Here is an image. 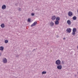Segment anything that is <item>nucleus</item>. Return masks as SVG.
Segmentation results:
<instances>
[{"mask_svg":"<svg viewBox=\"0 0 78 78\" xmlns=\"http://www.w3.org/2000/svg\"><path fill=\"white\" fill-rule=\"evenodd\" d=\"M76 28H74L73 30V32L72 33V34L73 36H75L76 34Z\"/></svg>","mask_w":78,"mask_h":78,"instance_id":"f257e3e1","label":"nucleus"},{"mask_svg":"<svg viewBox=\"0 0 78 78\" xmlns=\"http://www.w3.org/2000/svg\"><path fill=\"white\" fill-rule=\"evenodd\" d=\"M55 64L57 66L60 65L61 64V61L59 60H57L55 62Z\"/></svg>","mask_w":78,"mask_h":78,"instance_id":"f03ea898","label":"nucleus"},{"mask_svg":"<svg viewBox=\"0 0 78 78\" xmlns=\"http://www.w3.org/2000/svg\"><path fill=\"white\" fill-rule=\"evenodd\" d=\"M57 69H58V70H61V69H62V65H58L57 66Z\"/></svg>","mask_w":78,"mask_h":78,"instance_id":"7ed1b4c3","label":"nucleus"},{"mask_svg":"<svg viewBox=\"0 0 78 78\" xmlns=\"http://www.w3.org/2000/svg\"><path fill=\"white\" fill-rule=\"evenodd\" d=\"M37 24V22H34L33 23L31 26V27H34V26H36V24Z\"/></svg>","mask_w":78,"mask_h":78,"instance_id":"20e7f679","label":"nucleus"},{"mask_svg":"<svg viewBox=\"0 0 78 78\" xmlns=\"http://www.w3.org/2000/svg\"><path fill=\"white\" fill-rule=\"evenodd\" d=\"M71 31H72V30L70 28H68L66 30V31L69 33H70L71 32Z\"/></svg>","mask_w":78,"mask_h":78,"instance_id":"39448f33","label":"nucleus"},{"mask_svg":"<svg viewBox=\"0 0 78 78\" xmlns=\"http://www.w3.org/2000/svg\"><path fill=\"white\" fill-rule=\"evenodd\" d=\"M68 15L69 16H72V15H73V13H72V12L71 11L69 12L68 13Z\"/></svg>","mask_w":78,"mask_h":78,"instance_id":"423d86ee","label":"nucleus"},{"mask_svg":"<svg viewBox=\"0 0 78 78\" xmlns=\"http://www.w3.org/2000/svg\"><path fill=\"white\" fill-rule=\"evenodd\" d=\"M3 62L4 63H5H5H6V62H7V59L6 58H5L4 59H3Z\"/></svg>","mask_w":78,"mask_h":78,"instance_id":"0eeeda50","label":"nucleus"},{"mask_svg":"<svg viewBox=\"0 0 78 78\" xmlns=\"http://www.w3.org/2000/svg\"><path fill=\"white\" fill-rule=\"evenodd\" d=\"M51 19L52 20H55L56 19V16L54 15L53 16H52Z\"/></svg>","mask_w":78,"mask_h":78,"instance_id":"6e6552de","label":"nucleus"},{"mask_svg":"<svg viewBox=\"0 0 78 78\" xmlns=\"http://www.w3.org/2000/svg\"><path fill=\"white\" fill-rule=\"evenodd\" d=\"M6 8V5H3L2 7V9H5Z\"/></svg>","mask_w":78,"mask_h":78,"instance_id":"1a4fd4ad","label":"nucleus"},{"mask_svg":"<svg viewBox=\"0 0 78 78\" xmlns=\"http://www.w3.org/2000/svg\"><path fill=\"white\" fill-rule=\"evenodd\" d=\"M50 25L51 27H53L54 26V23L53 22H51Z\"/></svg>","mask_w":78,"mask_h":78,"instance_id":"9d476101","label":"nucleus"},{"mask_svg":"<svg viewBox=\"0 0 78 78\" xmlns=\"http://www.w3.org/2000/svg\"><path fill=\"white\" fill-rule=\"evenodd\" d=\"M59 23V21H58L56 20L55 22V25H58Z\"/></svg>","mask_w":78,"mask_h":78,"instance_id":"9b49d317","label":"nucleus"},{"mask_svg":"<svg viewBox=\"0 0 78 78\" xmlns=\"http://www.w3.org/2000/svg\"><path fill=\"white\" fill-rule=\"evenodd\" d=\"M67 23L68 25H71V21L70 20H68Z\"/></svg>","mask_w":78,"mask_h":78,"instance_id":"f8f14e48","label":"nucleus"},{"mask_svg":"<svg viewBox=\"0 0 78 78\" xmlns=\"http://www.w3.org/2000/svg\"><path fill=\"white\" fill-rule=\"evenodd\" d=\"M60 20V17H57L56 18V21H59Z\"/></svg>","mask_w":78,"mask_h":78,"instance_id":"ddd939ff","label":"nucleus"},{"mask_svg":"<svg viewBox=\"0 0 78 78\" xmlns=\"http://www.w3.org/2000/svg\"><path fill=\"white\" fill-rule=\"evenodd\" d=\"M4 49V47L3 46H1L0 47V50H1L2 51H3V49Z\"/></svg>","mask_w":78,"mask_h":78,"instance_id":"4468645a","label":"nucleus"},{"mask_svg":"<svg viewBox=\"0 0 78 78\" xmlns=\"http://www.w3.org/2000/svg\"><path fill=\"white\" fill-rule=\"evenodd\" d=\"M77 17L76 16H74L73 17V19L74 20H76Z\"/></svg>","mask_w":78,"mask_h":78,"instance_id":"2eb2a0df","label":"nucleus"},{"mask_svg":"<svg viewBox=\"0 0 78 78\" xmlns=\"http://www.w3.org/2000/svg\"><path fill=\"white\" fill-rule=\"evenodd\" d=\"M1 27L2 28H4V27H5V24L4 23L2 24L1 25Z\"/></svg>","mask_w":78,"mask_h":78,"instance_id":"dca6fc26","label":"nucleus"},{"mask_svg":"<svg viewBox=\"0 0 78 78\" xmlns=\"http://www.w3.org/2000/svg\"><path fill=\"white\" fill-rule=\"evenodd\" d=\"M8 42V40H5V44H7Z\"/></svg>","mask_w":78,"mask_h":78,"instance_id":"f3484780","label":"nucleus"},{"mask_svg":"<svg viewBox=\"0 0 78 78\" xmlns=\"http://www.w3.org/2000/svg\"><path fill=\"white\" fill-rule=\"evenodd\" d=\"M47 73V72L46 71H43L42 73V74H46V73Z\"/></svg>","mask_w":78,"mask_h":78,"instance_id":"a211bd4d","label":"nucleus"},{"mask_svg":"<svg viewBox=\"0 0 78 78\" xmlns=\"http://www.w3.org/2000/svg\"><path fill=\"white\" fill-rule=\"evenodd\" d=\"M27 21L28 22H30V21H31V19H30V18H28Z\"/></svg>","mask_w":78,"mask_h":78,"instance_id":"6ab92c4d","label":"nucleus"},{"mask_svg":"<svg viewBox=\"0 0 78 78\" xmlns=\"http://www.w3.org/2000/svg\"><path fill=\"white\" fill-rule=\"evenodd\" d=\"M31 15L32 16H34V13H32Z\"/></svg>","mask_w":78,"mask_h":78,"instance_id":"aec40b11","label":"nucleus"},{"mask_svg":"<svg viewBox=\"0 0 78 78\" xmlns=\"http://www.w3.org/2000/svg\"><path fill=\"white\" fill-rule=\"evenodd\" d=\"M61 63H62V64H64V61H62Z\"/></svg>","mask_w":78,"mask_h":78,"instance_id":"412c9836","label":"nucleus"},{"mask_svg":"<svg viewBox=\"0 0 78 78\" xmlns=\"http://www.w3.org/2000/svg\"><path fill=\"white\" fill-rule=\"evenodd\" d=\"M19 11H21V9L20 8H19L18 9Z\"/></svg>","mask_w":78,"mask_h":78,"instance_id":"4be33fe9","label":"nucleus"},{"mask_svg":"<svg viewBox=\"0 0 78 78\" xmlns=\"http://www.w3.org/2000/svg\"><path fill=\"white\" fill-rule=\"evenodd\" d=\"M19 55H17L16 56V58H19Z\"/></svg>","mask_w":78,"mask_h":78,"instance_id":"5701e85b","label":"nucleus"},{"mask_svg":"<svg viewBox=\"0 0 78 78\" xmlns=\"http://www.w3.org/2000/svg\"><path fill=\"white\" fill-rule=\"evenodd\" d=\"M36 51V49H34L32 51Z\"/></svg>","mask_w":78,"mask_h":78,"instance_id":"b1692460","label":"nucleus"},{"mask_svg":"<svg viewBox=\"0 0 78 78\" xmlns=\"http://www.w3.org/2000/svg\"><path fill=\"white\" fill-rule=\"evenodd\" d=\"M2 55V52H0V56Z\"/></svg>","mask_w":78,"mask_h":78,"instance_id":"393cba45","label":"nucleus"},{"mask_svg":"<svg viewBox=\"0 0 78 78\" xmlns=\"http://www.w3.org/2000/svg\"><path fill=\"white\" fill-rule=\"evenodd\" d=\"M15 6H17V3L15 4Z\"/></svg>","mask_w":78,"mask_h":78,"instance_id":"a878e982","label":"nucleus"},{"mask_svg":"<svg viewBox=\"0 0 78 78\" xmlns=\"http://www.w3.org/2000/svg\"><path fill=\"white\" fill-rule=\"evenodd\" d=\"M57 37H59V36L58 35H57Z\"/></svg>","mask_w":78,"mask_h":78,"instance_id":"bb28decb","label":"nucleus"},{"mask_svg":"<svg viewBox=\"0 0 78 78\" xmlns=\"http://www.w3.org/2000/svg\"><path fill=\"white\" fill-rule=\"evenodd\" d=\"M48 44H49V43H47V45H48Z\"/></svg>","mask_w":78,"mask_h":78,"instance_id":"cd10ccee","label":"nucleus"},{"mask_svg":"<svg viewBox=\"0 0 78 78\" xmlns=\"http://www.w3.org/2000/svg\"><path fill=\"white\" fill-rule=\"evenodd\" d=\"M63 39H64V40L66 39V38L64 37V38H63Z\"/></svg>","mask_w":78,"mask_h":78,"instance_id":"c85d7f7f","label":"nucleus"},{"mask_svg":"<svg viewBox=\"0 0 78 78\" xmlns=\"http://www.w3.org/2000/svg\"><path fill=\"white\" fill-rule=\"evenodd\" d=\"M77 74L78 75V71L77 72Z\"/></svg>","mask_w":78,"mask_h":78,"instance_id":"c756f323","label":"nucleus"},{"mask_svg":"<svg viewBox=\"0 0 78 78\" xmlns=\"http://www.w3.org/2000/svg\"><path fill=\"white\" fill-rule=\"evenodd\" d=\"M77 48L78 49V46H77Z\"/></svg>","mask_w":78,"mask_h":78,"instance_id":"7c9ffc66","label":"nucleus"}]
</instances>
